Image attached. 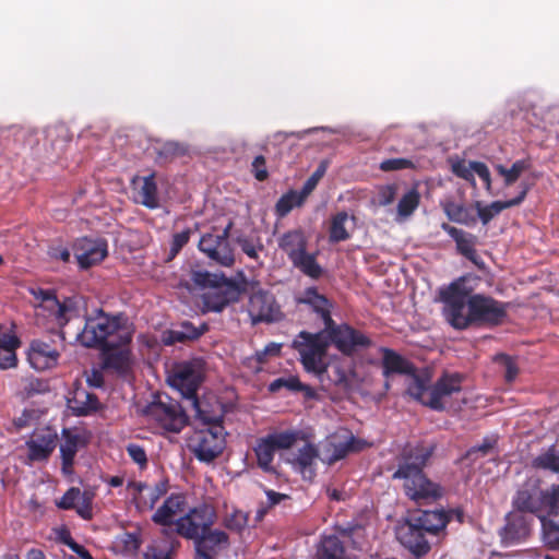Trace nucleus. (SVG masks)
<instances>
[{"label": "nucleus", "mask_w": 559, "mask_h": 559, "mask_svg": "<svg viewBox=\"0 0 559 559\" xmlns=\"http://www.w3.org/2000/svg\"><path fill=\"white\" fill-rule=\"evenodd\" d=\"M468 278L461 276L440 290L443 314L456 330L472 325L498 326L508 318L509 304L483 294H472Z\"/></svg>", "instance_id": "f257e3e1"}, {"label": "nucleus", "mask_w": 559, "mask_h": 559, "mask_svg": "<svg viewBox=\"0 0 559 559\" xmlns=\"http://www.w3.org/2000/svg\"><path fill=\"white\" fill-rule=\"evenodd\" d=\"M433 451V445L423 442L407 443L396 456V469L392 478L402 480L404 493L411 500L435 501L443 496V488L430 480L424 472Z\"/></svg>", "instance_id": "f03ea898"}, {"label": "nucleus", "mask_w": 559, "mask_h": 559, "mask_svg": "<svg viewBox=\"0 0 559 559\" xmlns=\"http://www.w3.org/2000/svg\"><path fill=\"white\" fill-rule=\"evenodd\" d=\"M298 305H306L323 321L334 347L343 355L352 356L358 350L367 349L372 340L347 323L337 324L331 316L332 304L317 287H307L298 297Z\"/></svg>", "instance_id": "7ed1b4c3"}, {"label": "nucleus", "mask_w": 559, "mask_h": 559, "mask_svg": "<svg viewBox=\"0 0 559 559\" xmlns=\"http://www.w3.org/2000/svg\"><path fill=\"white\" fill-rule=\"evenodd\" d=\"M126 323L127 319L122 313L111 316L98 309L95 316L86 319L78 340L87 348L107 349L118 345H129L132 333Z\"/></svg>", "instance_id": "20e7f679"}, {"label": "nucleus", "mask_w": 559, "mask_h": 559, "mask_svg": "<svg viewBox=\"0 0 559 559\" xmlns=\"http://www.w3.org/2000/svg\"><path fill=\"white\" fill-rule=\"evenodd\" d=\"M463 381L464 377L461 373L443 372L433 384H430L429 373L423 370L420 378L407 383L406 393L421 405L442 412L448 400L462 391Z\"/></svg>", "instance_id": "39448f33"}, {"label": "nucleus", "mask_w": 559, "mask_h": 559, "mask_svg": "<svg viewBox=\"0 0 559 559\" xmlns=\"http://www.w3.org/2000/svg\"><path fill=\"white\" fill-rule=\"evenodd\" d=\"M195 416L202 424L209 427L195 430L188 439V447L199 461L211 463L218 457L225 449L222 417L209 415L203 409L195 412Z\"/></svg>", "instance_id": "423d86ee"}, {"label": "nucleus", "mask_w": 559, "mask_h": 559, "mask_svg": "<svg viewBox=\"0 0 559 559\" xmlns=\"http://www.w3.org/2000/svg\"><path fill=\"white\" fill-rule=\"evenodd\" d=\"M333 345L326 328L317 333L301 331L293 342V348L300 355L304 369L316 376L326 371L325 356L330 345Z\"/></svg>", "instance_id": "0eeeda50"}, {"label": "nucleus", "mask_w": 559, "mask_h": 559, "mask_svg": "<svg viewBox=\"0 0 559 559\" xmlns=\"http://www.w3.org/2000/svg\"><path fill=\"white\" fill-rule=\"evenodd\" d=\"M143 413L160 428L170 432H180L188 423V416L180 403L167 394L156 395Z\"/></svg>", "instance_id": "6e6552de"}, {"label": "nucleus", "mask_w": 559, "mask_h": 559, "mask_svg": "<svg viewBox=\"0 0 559 559\" xmlns=\"http://www.w3.org/2000/svg\"><path fill=\"white\" fill-rule=\"evenodd\" d=\"M298 431L285 430L275 431L257 440L253 448L257 465L264 472L275 474L276 468L273 460L276 452L290 449L298 440Z\"/></svg>", "instance_id": "1a4fd4ad"}, {"label": "nucleus", "mask_w": 559, "mask_h": 559, "mask_svg": "<svg viewBox=\"0 0 559 559\" xmlns=\"http://www.w3.org/2000/svg\"><path fill=\"white\" fill-rule=\"evenodd\" d=\"M215 520L216 512L213 507L206 503L199 504L177 519L176 535L194 540L212 530Z\"/></svg>", "instance_id": "9d476101"}, {"label": "nucleus", "mask_w": 559, "mask_h": 559, "mask_svg": "<svg viewBox=\"0 0 559 559\" xmlns=\"http://www.w3.org/2000/svg\"><path fill=\"white\" fill-rule=\"evenodd\" d=\"M63 342L64 336L61 332L47 338L33 340L27 350V359L31 366L38 371L57 366Z\"/></svg>", "instance_id": "9b49d317"}, {"label": "nucleus", "mask_w": 559, "mask_h": 559, "mask_svg": "<svg viewBox=\"0 0 559 559\" xmlns=\"http://www.w3.org/2000/svg\"><path fill=\"white\" fill-rule=\"evenodd\" d=\"M247 311L252 324L277 322L284 317L274 294L263 288L250 294Z\"/></svg>", "instance_id": "f8f14e48"}, {"label": "nucleus", "mask_w": 559, "mask_h": 559, "mask_svg": "<svg viewBox=\"0 0 559 559\" xmlns=\"http://www.w3.org/2000/svg\"><path fill=\"white\" fill-rule=\"evenodd\" d=\"M168 382L191 403L195 412H201L202 407L197 392L202 382V377L192 362H181L177 365Z\"/></svg>", "instance_id": "ddd939ff"}, {"label": "nucleus", "mask_w": 559, "mask_h": 559, "mask_svg": "<svg viewBox=\"0 0 559 559\" xmlns=\"http://www.w3.org/2000/svg\"><path fill=\"white\" fill-rule=\"evenodd\" d=\"M543 497L544 489H542L537 479H527L524 481L512 497V508L523 514H530L537 518L539 522L543 518ZM544 516H546L544 514Z\"/></svg>", "instance_id": "4468645a"}, {"label": "nucleus", "mask_w": 559, "mask_h": 559, "mask_svg": "<svg viewBox=\"0 0 559 559\" xmlns=\"http://www.w3.org/2000/svg\"><path fill=\"white\" fill-rule=\"evenodd\" d=\"M535 520L530 514H523L515 510L506 515V524L500 530L501 543L504 546H512L525 543L532 535Z\"/></svg>", "instance_id": "2eb2a0df"}, {"label": "nucleus", "mask_w": 559, "mask_h": 559, "mask_svg": "<svg viewBox=\"0 0 559 559\" xmlns=\"http://www.w3.org/2000/svg\"><path fill=\"white\" fill-rule=\"evenodd\" d=\"M229 227L222 234H205L199 241V249L209 259L215 261L222 266L229 267L235 262L233 249L228 240Z\"/></svg>", "instance_id": "dca6fc26"}, {"label": "nucleus", "mask_w": 559, "mask_h": 559, "mask_svg": "<svg viewBox=\"0 0 559 559\" xmlns=\"http://www.w3.org/2000/svg\"><path fill=\"white\" fill-rule=\"evenodd\" d=\"M187 504L186 497L182 493H171L167 497L162 506L152 515V521L162 526V534L167 537L176 535L177 527L176 516L183 512Z\"/></svg>", "instance_id": "f3484780"}, {"label": "nucleus", "mask_w": 559, "mask_h": 559, "mask_svg": "<svg viewBox=\"0 0 559 559\" xmlns=\"http://www.w3.org/2000/svg\"><path fill=\"white\" fill-rule=\"evenodd\" d=\"M58 433L51 427L36 429L25 442L27 462H46L57 447Z\"/></svg>", "instance_id": "a211bd4d"}, {"label": "nucleus", "mask_w": 559, "mask_h": 559, "mask_svg": "<svg viewBox=\"0 0 559 559\" xmlns=\"http://www.w3.org/2000/svg\"><path fill=\"white\" fill-rule=\"evenodd\" d=\"M380 353L382 354V374L384 378H390L392 374H404L408 376L409 382H413L415 378L421 377V371H418L417 367L407 358L400 355L395 350L381 347Z\"/></svg>", "instance_id": "6ab92c4d"}, {"label": "nucleus", "mask_w": 559, "mask_h": 559, "mask_svg": "<svg viewBox=\"0 0 559 559\" xmlns=\"http://www.w3.org/2000/svg\"><path fill=\"white\" fill-rule=\"evenodd\" d=\"M193 542L195 559H215L222 549L229 547V537L221 530H210Z\"/></svg>", "instance_id": "aec40b11"}, {"label": "nucleus", "mask_w": 559, "mask_h": 559, "mask_svg": "<svg viewBox=\"0 0 559 559\" xmlns=\"http://www.w3.org/2000/svg\"><path fill=\"white\" fill-rule=\"evenodd\" d=\"M67 406L72 415L78 417L94 415L103 408L97 395L81 385L75 386L70 393Z\"/></svg>", "instance_id": "412c9836"}, {"label": "nucleus", "mask_w": 559, "mask_h": 559, "mask_svg": "<svg viewBox=\"0 0 559 559\" xmlns=\"http://www.w3.org/2000/svg\"><path fill=\"white\" fill-rule=\"evenodd\" d=\"M442 229L455 241L456 250L472 263L480 267L484 262L478 255L476 246V236L468 234L449 224H443Z\"/></svg>", "instance_id": "4be33fe9"}, {"label": "nucleus", "mask_w": 559, "mask_h": 559, "mask_svg": "<svg viewBox=\"0 0 559 559\" xmlns=\"http://www.w3.org/2000/svg\"><path fill=\"white\" fill-rule=\"evenodd\" d=\"M132 185L134 186V200L136 203H140L150 210H155L159 207L158 189L157 183L155 181V173H152L144 177H134L132 179Z\"/></svg>", "instance_id": "5701e85b"}, {"label": "nucleus", "mask_w": 559, "mask_h": 559, "mask_svg": "<svg viewBox=\"0 0 559 559\" xmlns=\"http://www.w3.org/2000/svg\"><path fill=\"white\" fill-rule=\"evenodd\" d=\"M409 520L415 524V527L435 536L443 532L448 525L447 513L443 509L420 510L413 514Z\"/></svg>", "instance_id": "b1692460"}, {"label": "nucleus", "mask_w": 559, "mask_h": 559, "mask_svg": "<svg viewBox=\"0 0 559 559\" xmlns=\"http://www.w3.org/2000/svg\"><path fill=\"white\" fill-rule=\"evenodd\" d=\"M319 457V451L312 443L304 444L296 454L292 457H287L286 462L289 463L293 468L300 474L304 478L312 479L316 475V462Z\"/></svg>", "instance_id": "393cba45"}, {"label": "nucleus", "mask_w": 559, "mask_h": 559, "mask_svg": "<svg viewBox=\"0 0 559 559\" xmlns=\"http://www.w3.org/2000/svg\"><path fill=\"white\" fill-rule=\"evenodd\" d=\"M427 533L408 520L405 530L401 533L400 540L402 545L409 550L416 558H420L430 551V544L426 539Z\"/></svg>", "instance_id": "a878e982"}, {"label": "nucleus", "mask_w": 559, "mask_h": 559, "mask_svg": "<svg viewBox=\"0 0 559 559\" xmlns=\"http://www.w3.org/2000/svg\"><path fill=\"white\" fill-rule=\"evenodd\" d=\"M366 442L360 440L353 435H350L344 441H329L323 449L324 461L328 464H333L344 457H346L352 452L361 451L365 447Z\"/></svg>", "instance_id": "bb28decb"}, {"label": "nucleus", "mask_w": 559, "mask_h": 559, "mask_svg": "<svg viewBox=\"0 0 559 559\" xmlns=\"http://www.w3.org/2000/svg\"><path fill=\"white\" fill-rule=\"evenodd\" d=\"M528 186L523 185L521 192L518 197L507 201H493L488 205L483 206L481 202H475L477 215L483 225H487L495 216L499 215L503 210L520 205L526 198Z\"/></svg>", "instance_id": "cd10ccee"}, {"label": "nucleus", "mask_w": 559, "mask_h": 559, "mask_svg": "<svg viewBox=\"0 0 559 559\" xmlns=\"http://www.w3.org/2000/svg\"><path fill=\"white\" fill-rule=\"evenodd\" d=\"M82 443L81 436L71 429H62V442L60 444L61 471L64 475L73 473L74 459Z\"/></svg>", "instance_id": "c85d7f7f"}, {"label": "nucleus", "mask_w": 559, "mask_h": 559, "mask_svg": "<svg viewBox=\"0 0 559 559\" xmlns=\"http://www.w3.org/2000/svg\"><path fill=\"white\" fill-rule=\"evenodd\" d=\"M207 330L209 326L205 323H203L200 328H197L191 322L185 321L180 324L179 329L167 330L163 332L162 343L166 346H171L176 343L195 341Z\"/></svg>", "instance_id": "c756f323"}, {"label": "nucleus", "mask_w": 559, "mask_h": 559, "mask_svg": "<svg viewBox=\"0 0 559 559\" xmlns=\"http://www.w3.org/2000/svg\"><path fill=\"white\" fill-rule=\"evenodd\" d=\"M308 240L301 229H293L284 233L278 239V247L283 250L289 261L307 250Z\"/></svg>", "instance_id": "7c9ffc66"}, {"label": "nucleus", "mask_w": 559, "mask_h": 559, "mask_svg": "<svg viewBox=\"0 0 559 559\" xmlns=\"http://www.w3.org/2000/svg\"><path fill=\"white\" fill-rule=\"evenodd\" d=\"M286 389L290 392H301L306 400H316L318 393L312 386L302 383L297 376L281 377L269 384V391L272 393Z\"/></svg>", "instance_id": "2f4dec72"}, {"label": "nucleus", "mask_w": 559, "mask_h": 559, "mask_svg": "<svg viewBox=\"0 0 559 559\" xmlns=\"http://www.w3.org/2000/svg\"><path fill=\"white\" fill-rule=\"evenodd\" d=\"M104 358V365L116 371H124L130 362V349L128 345H118L107 349H100Z\"/></svg>", "instance_id": "473e14b6"}, {"label": "nucleus", "mask_w": 559, "mask_h": 559, "mask_svg": "<svg viewBox=\"0 0 559 559\" xmlns=\"http://www.w3.org/2000/svg\"><path fill=\"white\" fill-rule=\"evenodd\" d=\"M290 262L304 275L312 280H319L324 273L323 267L317 261V253H310L307 250L293 258Z\"/></svg>", "instance_id": "72a5a7b5"}, {"label": "nucleus", "mask_w": 559, "mask_h": 559, "mask_svg": "<svg viewBox=\"0 0 559 559\" xmlns=\"http://www.w3.org/2000/svg\"><path fill=\"white\" fill-rule=\"evenodd\" d=\"M83 249V253L78 255V263L81 269H88L102 262L107 255V243L104 240L97 242L88 241Z\"/></svg>", "instance_id": "f704fd0d"}, {"label": "nucleus", "mask_w": 559, "mask_h": 559, "mask_svg": "<svg viewBox=\"0 0 559 559\" xmlns=\"http://www.w3.org/2000/svg\"><path fill=\"white\" fill-rule=\"evenodd\" d=\"M318 559H348L342 540L335 536H325L318 550Z\"/></svg>", "instance_id": "c9c22d12"}, {"label": "nucleus", "mask_w": 559, "mask_h": 559, "mask_svg": "<svg viewBox=\"0 0 559 559\" xmlns=\"http://www.w3.org/2000/svg\"><path fill=\"white\" fill-rule=\"evenodd\" d=\"M532 465L537 469L559 473V443H554L539 453L533 459Z\"/></svg>", "instance_id": "e433bc0d"}, {"label": "nucleus", "mask_w": 559, "mask_h": 559, "mask_svg": "<svg viewBox=\"0 0 559 559\" xmlns=\"http://www.w3.org/2000/svg\"><path fill=\"white\" fill-rule=\"evenodd\" d=\"M540 538L546 548L559 550V523L549 516H543L540 521Z\"/></svg>", "instance_id": "4c0bfd02"}, {"label": "nucleus", "mask_w": 559, "mask_h": 559, "mask_svg": "<svg viewBox=\"0 0 559 559\" xmlns=\"http://www.w3.org/2000/svg\"><path fill=\"white\" fill-rule=\"evenodd\" d=\"M349 216L345 211L337 212L331 218V224L329 228V241L332 243H337L342 241H346L350 238V234L347 231L345 224L348 221Z\"/></svg>", "instance_id": "58836bf2"}, {"label": "nucleus", "mask_w": 559, "mask_h": 559, "mask_svg": "<svg viewBox=\"0 0 559 559\" xmlns=\"http://www.w3.org/2000/svg\"><path fill=\"white\" fill-rule=\"evenodd\" d=\"M307 197L296 190H290L283 194L275 204V213L278 217H285L293 209L304 204Z\"/></svg>", "instance_id": "ea45409f"}, {"label": "nucleus", "mask_w": 559, "mask_h": 559, "mask_svg": "<svg viewBox=\"0 0 559 559\" xmlns=\"http://www.w3.org/2000/svg\"><path fill=\"white\" fill-rule=\"evenodd\" d=\"M39 308L49 312V317H51L59 328H63L69 319L67 317L68 307L66 304L60 302L57 298L56 293L51 294L49 298H46V302L41 304Z\"/></svg>", "instance_id": "a19ab883"}, {"label": "nucleus", "mask_w": 559, "mask_h": 559, "mask_svg": "<svg viewBox=\"0 0 559 559\" xmlns=\"http://www.w3.org/2000/svg\"><path fill=\"white\" fill-rule=\"evenodd\" d=\"M443 211L448 218L452 222L468 225L475 223V217L471 216L469 211L464 204L456 203L452 200H447L442 203Z\"/></svg>", "instance_id": "79ce46f5"}, {"label": "nucleus", "mask_w": 559, "mask_h": 559, "mask_svg": "<svg viewBox=\"0 0 559 559\" xmlns=\"http://www.w3.org/2000/svg\"><path fill=\"white\" fill-rule=\"evenodd\" d=\"M169 488L168 479L164 478L157 481L154 487L150 490L147 499L139 498L136 501V508L140 511L153 510L157 501L164 497Z\"/></svg>", "instance_id": "37998d69"}, {"label": "nucleus", "mask_w": 559, "mask_h": 559, "mask_svg": "<svg viewBox=\"0 0 559 559\" xmlns=\"http://www.w3.org/2000/svg\"><path fill=\"white\" fill-rule=\"evenodd\" d=\"M531 167V163L527 159H519L515 160L510 168L504 167L503 165H496V171L503 177L504 185L507 187L513 185L523 171L527 170Z\"/></svg>", "instance_id": "c03bdc74"}, {"label": "nucleus", "mask_w": 559, "mask_h": 559, "mask_svg": "<svg viewBox=\"0 0 559 559\" xmlns=\"http://www.w3.org/2000/svg\"><path fill=\"white\" fill-rule=\"evenodd\" d=\"M543 504V515L554 520L559 518V484L544 489Z\"/></svg>", "instance_id": "a18cd8bd"}, {"label": "nucleus", "mask_w": 559, "mask_h": 559, "mask_svg": "<svg viewBox=\"0 0 559 559\" xmlns=\"http://www.w3.org/2000/svg\"><path fill=\"white\" fill-rule=\"evenodd\" d=\"M420 202V194L416 188L407 191L397 203V214L401 217L411 216L418 207Z\"/></svg>", "instance_id": "49530a36"}, {"label": "nucleus", "mask_w": 559, "mask_h": 559, "mask_svg": "<svg viewBox=\"0 0 559 559\" xmlns=\"http://www.w3.org/2000/svg\"><path fill=\"white\" fill-rule=\"evenodd\" d=\"M157 160L159 163H166L173 160L178 156H182L186 153V150L178 142L168 141L159 146L155 147Z\"/></svg>", "instance_id": "de8ad7c7"}, {"label": "nucleus", "mask_w": 559, "mask_h": 559, "mask_svg": "<svg viewBox=\"0 0 559 559\" xmlns=\"http://www.w3.org/2000/svg\"><path fill=\"white\" fill-rule=\"evenodd\" d=\"M215 289L221 293L222 297H224L228 305L237 302L242 293V289L236 282L225 277L224 275H222L221 282Z\"/></svg>", "instance_id": "09e8293b"}, {"label": "nucleus", "mask_w": 559, "mask_h": 559, "mask_svg": "<svg viewBox=\"0 0 559 559\" xmlns=\"http://www.w3.org/2000/svg\"><path fill=\"white\" fill-rule=\"evenodd\" d=\"M248 521L249 514L247 512L235 509L231 513L226 514L223 520V525L231 532L241 534V532L247 527Z\"/></svg>", "instance_id": "8fccbe9b"}, {"label": "nucleus", "mask_w": 559, "mask_h": 559, "mask_svg": "<svg viewBox=\"0 0 559 559\" xmlns=\"http://www.w3.org/2000/svg\"><path fill=\"white\" fill-rule=\"evenodd\" d=\"M495 361L503 367V377L508 383H511L516 379L520 369L514 357L507 354H498L495 357Z\"/></svg>", "instance_id": "3c124183"}, {"label": "nucleus", "mask_w": 559, "mask_h": 559, "mask_svg": "<svg viewBox=\"0 0 559 559\" xmlns=\"http://www.w3.org/2000/svg\"><path fill=\"white\" fill-rule=\"evenodd\" d=\"M117 544L123 551L133 554L136 552L141 546V538L138 533L123 532L117 537Z\"/></svg>", "instance_id": "603ef678"}, {"label": "nucleus", "mask_w": 559, "mask_h": 559, "mask_svg": "<svg viewBox=\"0 0 559 559\" xmlns=\"http://www.w3.org/2000/svg\"><path fill=\"white\" fill-rule=\"evenodd\" d=\"M83 492L76 487L69 488L63 496L57 501V507L61 510L74 509L76 502L82 498Z\"/></svg>", "instance_id": "864d4df0"}, {"label": "nucleus", "mask_w": 559, "mask_h": 559, "mask_svg": "<svg viewBox=\"0 0 559 559\" xmlns=\"http://www.w3.org/2000/svg\"><path fill=\"white\" fill-rule=\"evenodd\" d=\"M379 168L382 171H395L401 169H414L415 164L412 159L408 158H389L384 159L380 163Z\"/></svg>", "instance_id": "5fc2aeb1"}, {"label": "nucleus", "mask_w": 559, "mask_h": 559, "mask_svg": "<svg viewBox=\"0 0 559 559\" xmlns=\"http://www.w3.org/2000/svg\"><path fill=\"white\" fill-rule=\"evenodd\" d=\"M222 275L212 274L209 272L198 271L192 274L193 283L202 288L211 287L213 289L219 284Z\"/></svg>", "instance_id": "6e6d98bb"}, {"label": "nucleus", "mask_w": 559, "mask_h": 559, "mask_svg": "<svg viewBox=\"0 0 559 559\" xmlns=\"http://www.w3.org/2000/svg\"><path fill=\"white\" fill-rule=\"evenodd\" d=\"M451 169H452V173L456 177L471 182L473 186L476 185L475 177H474L473 162H469L467 164L465 160H457L452 164Z\"/></svg>", "instance_id": "4d7b16f0"}, {"label": "nucleus", "mask_w": 559, "mask_h": 559, "mask_svg": "<svg viewBox=\"0 0 559 559\" xmlns=\"http://www.w3.org/2000/svg\"><path fill=\"white\" fill-rule=\"evenodd\" d=\"M326 171V164L322 162L318 168L312 173V175L306 180L301 188V192L304 195L308 198V195L316 189L321 178L324 176Z\"/></svg>", "instance_id": "13d9d810"}, {"label": "nucleus", "mask_w": 559, "mask_h": 559, "mask_svg": "<svg viewBox=\"0 0 559 559\" xmlns=\"http://www.w3.org/2000/svg\"><path fill=\"white\" fill-rule=\"evenodd\" d=\"M204 305L209 310L214 312H221L228 306L227 301L222 297L217 289L205 294Z\"/></svg>", "instance_id": "bf43d9fd"}, {"label": "nucleus", "mask_w": 559, "mask_h": 559, "mask_svg": "<svg viewBox=\"0 0 559 559\" xmlns=\"http://www.w3.org/2000/svg\"><path fill=\"white\" fill-rule=\"evenodd\" d=\"M495 444L496 440L485 438L480 444L472 447L467 451L466 456L472 460H476L478 455L486 456L493 449Z\"/></svg>", "instance_id": "052dcab7"}, {"label": "nucleus", "mask_w": 559, "mask_h": 559, "mask_svg": "<svg viewBox=\"0 0 559 559\" xmlns=\"http://www.w3.org/2000/svg\"><path fill=\"white\" fill-rule=\"evenodd\" d=\"M127 452L129 456L132 459V461L140 466V468L146 467L147 456L143 447L135 443H130L127 447Z\"/></svg>", "instance_id": "680f3d73"}, {"label": "nucleus", "mask_w": 559, "mask_h": 559, "mask_svg": "<svg viewBox=\"0 0 559 559\" xmlns=\"http://www.w3.org/2000/svg\"><path fill=\"white\" fill-rule=\"evenodd\" d=\"M251 173L258 181H264L269 177L266 162L263 155H258L251 163Z\"/></svg>", "instance_id": "e2e57ef3"}, {"label": "nucleus", "mask_w": 559, "mask_h": 559, "mask_svg": "<svg viewBox=\"0 0 559 559\" xmlns=\"http://www.w3.org/2000/svg\"><path fill=\"white\" fill-rule=\"evenodd\" d=\"M190 239V230H183L181 233H177L173 236L171 245H170V255L171 258L176 257L180 250L189 242Z\"/></svg>", "instance_id": "0e129e2a"}, {"label": "nucleus", "mask_w": 559, "mask_h": 559, "mask_svg": "<svg viewBox=\"0 0 559 559\" xmlns=\"http://www.w3.org/2000/svg\"><path fill=\"white\" fill-rule=\"evenodd\" d=\"M80 500L81 503L74 508L76 513L84 520H91L93 516L92 496L87 491H84Z\"/></svg>", "instance_id": "69168bd1"}, {"label": "nucleus", "mask_w": 559, "mask_h": 559, "mask_svg": "<svg viewBox=\"0 0 559 559\" xmlns=\"http://www.w3.org/2000/svg\"><path fill=\"white\" fill-rule=\"evenodd\" d=\"M396 186L395 185H386L379 189L378 192V201L381 206H386L391 204L396 198Z\"/></svg>", "instance_id": "338daca9"}, {"label": "nucleus", "mask_w": 559, "mask_h": 559, "mask_svg": "<svg viewBox=\"0 0 559 559\" xmlns=\"http://www.w3.org/2000/svg\"><path fill=\"white\" fill-rule=\"evenodd\" d=\"M474 173L484 181L485 189L490 192L491 190V176L489 168L483 162H473Z\"/></svg>", "instance_id": "774afa93"}]
</instances>
